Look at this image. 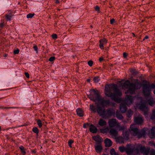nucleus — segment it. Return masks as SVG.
I'll return each mask as SVG.
<instances>
[{
  "label": "nucleus",
  "mask_w": 155,
  "mask_h": 155,
  "mask_svg": "<svg viewBox=\"0 0 155 155\" xmlns=\"http://www.w3.org/2000/svg\"><path fill=\"white\" fill-rule=\"evenodd\" d=\"M25 75L27 78H29V75L28 73L25 72Z\"/></svg>",
  "instance_id": "de8ad7c7"
},
{
  "label": "nucleus",
  "mask_w": 155,
  "mask_h": 155,
  "mask_svg": "<svg viewBox=\"0 0 155 155\" xmlns=\"http://www.w3.org/2000/svg\"><path fill=\"white\" fill-rule=\"evenodd\" d=\"M98 114L102 117L105 119H107L110 117L111 116L115 114L114 110L112 108H108L105 109L102 107H98Z\"/></svg>",
  "instance_id": "7ed1b4c3"
},
{
  "label": "nucleus",
  "mask_w": 155,
  "mask_h": 155,
  "mask_svg": "<svg viewBox=\"0 0 155 155\" xmlns=\"http://www.w3.org/2000/svg\"><path fill=\"white\" fill-rule=\"evenodd\" d=\"M4 23H1L0 24V27L1 28H2L4 26Z\"/></svg>",
  "instance_id": "13d9d810"
},
{
  "label": "nucleus",
  "mask_w": 155,
  "mask_h": 155,
  "mask_svg": "<svg viewBox=\"0 0 155 155\" xmlns=\"http://www.w3.org/2000/svg\"><path fill=\"white\" fill-rule=\"evenodd\" d=\"M89 125V124L88 123L84 124L83 125V127L84 128H86L87 127V126Z\"/></svg>",
  "instance_id": "49530a36"
},
{
  "label": "nucleus",
  "mask_w": 155,
  "mask_h": 155,
  "mask_svg": "<svg viewBox=\"0 0 155 155\" xmlns=\"http://www.w3.org/2000/svg\"><path fill=\"white\" fill-rule=\"evenodd\" d=\"M91 27H92V26H91Z\"/></svg>",
  "instance_id": "338daca9"
},
{
  "label": "nucleus",
  "mask_w": 155,
  "mask_h": 155,
  "mask_svg": "<svg viewBox=\"0 0 155 155\" xmlns=\"http://www.w3.org/2000/svg\"><path fill=\"white\" fill-rule=\"evenodd\" d=\"M148 103H149V105H150L151 106H152L153 105V102L152 101H148Z\"/></svg>",
  "instance_id": "8fccbe9b"
},
{
  "label": "nucleus",
  "mask_w": 155,
  "mask_h": 155,
  "mask_svg": "<svg viewBox=\"0 0 155 155\" xmlns=\"http://www.w3.org/2000/svg\"><path fill=\"white\" fill-rule=\"evenodd\" d=\"M119 149L121 152L126 151L127 154L129 155L134 154L136 151V149L130 144H127L125 147L120 146L119 147Z\"/></svg>",
  "instance_id": "39448f33"
},
{
  "label": "nucleus",
  "mask_w": 155,
  "mask_h": 155,
  "mask_svg": "<svg viewBox=\"0 0 155 155\" xmlns=\"http://www.w3.org/2000/svg\"><path fill=\"white\" fill-rule=\"evenodd\" d=\"M151 134L152 138H155V126L152 128Z\"/></svg>",
  "instance_id": "bb28decb"
},
{
  "label": "nucleus",
  "mask_w": 155,
  "mask_h": 155,
  "mask_svg": "<svg viewBox=\"0 0 155 155\" xmlns=\"http://www.w3.org/2000/svg\"><path fill=\"white\" fill-rule=\"evenodd\" d=\"M35 15V14L29 13L27 15V18H31Z\"/></svg>",
  "instance_id": "72a5a7b5"
},
{
  "label": "nucleus",
  "mask_w": 155,
  "mask_h": 155,
  "mask_svg": "<svg viewBox=\"0 0 155 155\" xmlns=\"http://www.w3.org/2000/svg\"><path fill=\"white\" fill-rule=\"evenodd\" d=\"M17 108V107H5V108H6V109H7V108Z\"/></svg>",
  "instance_id": "5fc2aeb1"
},
{
  "label": "nucleus",
  "mask_w": 155,
  "mask_h": 155,
  "mask_svg": "<svg viewBox=\"0 0 155 155\" xmlns=\"http://www.w3.org/2000/svg\"><path fill=\"white\" fill-rule=\"evenodd\" d=\"M76 111L77 115L79 116L82 117L83 115V112L81 109H78L76 110Z\"/></svg>",
  "instance_id": "5701e85b"
},
{
  "label": "nucleus",
  "mask_w": 155,
  "mask_h": 155,
  "mask_svg": "<svg viewBox=\"0 0 155 155\" xmlns=\"http://www.w3.org/2000/svg\"><path fill=\"white\" fill-rule=\"evenodd\" d=\"M123 134L124 139L126 140H128L129 139V134L128 132H125L123 133Z\"/></svg>",
  "instance_id": "393cba45"
},
{
  "label": "nucleus",
  "mask_w": 155,
  "mask_h": 155,
  "mask_svg": "<svg viewBox=\"0 0 155 155\" xmlns=\"http://www.w3.org/2000/svg\"><path fill=\"white\" fill-rule=\"evenodd\" d=\"M109 129L108 127H106L100 129V131L101 133H107L109 131Z\"/></svg>",
  "instance_id": "a878e982"
},
{
  "label": "nucleus",
  "mask_w": 155,
  "mask_h": 155,
  "mask_svg": "<svg viewBox=\"0 0 155 155\" xmlns=\"http://www.w3.org/2000/svg\"><path fill=\"white\" fill-rule=\"evenodd\" d=\"M6 17L7 19V21H11V18H12V15L10 14L9 15H6Z\"/></svg>",
  "instance_id": "2f4dec72"
},
{
  "label": "nucleus",
  "mask_w": 155,
  "mask_h": 155,
  "mask_svg": "<svg viewBox=\"0 0 155 155\" xmlns=\"http://www.w3.org/2000/svg\"><path fill=\"white\" fill-rule=\"evenodd\" d=\"M37 123L39 127H41L42 126V123L40 120L38 119L37 120Z\"/></svg>",
  "instance_id": "7c9ffc66"
},
{
  "label": "nucleus",
  "mask_w": 155,
  "mask_h": 155,
  "mask_svg": "<svg viewBox=\"0 0 155 155\" xmlns=\"http://www.w3.org/2000/svg\"><path fill=\"white\" fill-rule=\"evenodd\" d=\"M126 104L124 102L121 103L120 104V110L122 113L125 112L127 110Z\"/></svg>",
  "instance_id": "4468645a"
},
{
  "label": "nucleus",
  "mask_w": 155,
  "mask_h": 155,
  "mask_svg": "<svg viewBox=\"0 0 155 155\" xmlns=\"http://www.w3.org/2000/svg\"><path fill=\"white\" fill-rule=\"evenodd\" d=\"M131 133L134 136H137L139 138L142 137H144L146 134L145 130L143 129L140 132L138 129L136 127V124H134L130 125Z\"/></svg>",
  "instance_id": "20e7f679"
},
{
  "label": "nucleus",
  "mask_w": 155,
  "mask_h": 155,
  "mask_svg": "<svg viewBox=\"0 0 155 155\" xmlns=\"http://www.w3.org/2000/svg\"><path fill=\"white\" fill-rule=\"evenodd\" d=\"M33 48H34L35 50L36 51V52L38 53V48L37 46L36 45H35L33 47Z\"/></svg>",
  "instance_id": "a19ab883"
},
{
  "label": "nucleus",
  "mask_w": 155,
  "mask_h": 155,
  "mask_svg": "<svg viewBox=\"0 0 155 155\" xmlns=\"http://www.w3.org/2000/svg\"><path fill=\"white\" fill-rule=\"evenodd\" d=\"M100 8L97 5L96 6L95 8V9L96 11H99Z\"/></svg>",
  "instance_id": "09e8293b"
},
{
  "label": "nucleus",
  "mask_w": 155,
  "mask_h": 155,
  "mask_svg": "<svg viewBox=\"0 0 155 155\" xmlns=\"http://www.w3.org/2000/svg\"><path fill=\"white\" fill-rule=\"evenodd\" d=\"M150 155H155V150L153 149H151L150 151Z\"/></svg>",
  "instance_id": "4c0bfd02"
},
{
  "label": "nucleus",
  "mask_w": 155,
  "mask_h": 155,
  "mask_svg": "<svg viewBox=\"0 0 155 155\" xmlns=\"http://www.w3.org/2000/svg\"><path fill=\"white\" fill-rule=\"evenodd\" d=\"M110 152L111 155H118V154L115 152L114 148H112L110 150Z\"/></svg>",
  "instance_id": "c85d7f7f"
},
{
  "label": "nucleus",
  "mask_w": 155,
  "mask_h": 155,
  "mask_svg": "<svg viewBox=\"0 0 155 155\" xmlns=\"http://www.w3.org/2000/svg\"><path fill=\"white\" fill-rule=\"evenodd\" d=\"M132 34H133V35H134V34L133 33H132Z\"/></svg>",
  "instance_id": "69168bd1"
},
{
  "label": "nucleus",
  "mask_w": 155,
  "mask_h": 155,
  "mask_svg": "<svg viewBox=\"0 0 155 155\" xmlns=\"http://www.w3.org/2000/svg\"><path fill=\"white\" fill-rule=\"evenodd\" d=\"M32 131L37 134L39 133V130L38 128L36 127H34L33 128Z\"/></svg>",
  "instance_id": "c756f323"
},
{
  "label": "nucleus",
  "mask_w": 155,
  "mask_h": 155,
  "mask_svg": "<svg viewBox=\"0 0 155 155\" xmlns=\"http://www.w3.org/2000/svg\"><path fill=\"white\" fill-rule=\"evenodd\" d=\"M104 143L106 147H110L112 145V143L111 140L109 139H106L105 140Z\"/></svg>",
  "instance_id": "412c9836"
},
{
  "label": "nucleus",
  "mask_w": 155,
  "mask_h": 155,
  "mask_svg": "<svg viewBox=\"0 0 155 155\" xmlns=\"http://www.w3.org/2000/svg\"><path fill=\"white\" fill-rule=\"evenodd\" d=\"M93 138L94 140L96 141L95 144H97V143H101V142L102 141V138L99 135L94 136L93 137Z\"/></svg>",
  "instance_id": "f3484780"
},
{
  "label": "nucleus",
  "mask_w": 155,
  "mask_h": 155,
  "mask_svg": "<svg viewBox=\"0 0 155 155\" xmlns=\"http://www.w3.org/2000/svg\"><path fill=\"white\" fill-rule=\"evenodd\" d=\"M1 126H0V130H1Z\"/></svg>",
  "instance_id": "0e129e2a"
},
{
  "label": "nucleus",
  "mask_w": 155,
  "mask_h": 155,
  "mask_svg": "<svg viewBox=\"0 0 155 155\" xmlns=\"http://www.w3.org/2000/svg\"><path fill=\"white\" fill-rule=\"evenodd\" d=\"M103 60V58L102 57H101L99 59V60L100 61H102Z\"/></svg>",
  "instance_id": "6e6d98bb"
},
{
  "label": "nucleus",
  "mask_w": 155,
  "mask_h": 155,
  "mask_svg": "<svg viewBox=\"0 0 155 155\" xmlns=\"http://www.w3.org/2000/svg\"><path fill=\"white\" fill-rule=\"evenodd\" d=\"M134 97L133 96L129 95L126 96V98L124 102L127 105H130L131 104L133 101Z\"/></svg>",
  "instance_id": "1a4fd4ad"
},
{
  "label": "nucleus",
  "mask_w": 155,
  "mask_h": 155,
  "mask_svg": "<svg viewBox=\"0 0 155 155\" xmlns=\"http://www.w3.org/2000/svg\"><path fill=\"white\" fill-rule=\"evenodd\" d=\"M20 149L21 151L22 154L23 155H24L25 153V152L24 150V148L23 146L20 147Z\"/></svg>",
  "instance_id": "f704fd0d"
},
{
  "label": "nucleus",
  "mask_w": 155,
  "mask_h": 155,
  "mask_svg": "<svg viewBox=\"0 0 155 155\" xmlns=\"http://www.w3.org/2000/svg\"><path fill=\"white\" fill-rule=\"evenodd\" d=\"M3 56L4 57H6L7 56V54H5L3 55Z\"/></svg>",
  "instance_id": "052dcab7"
},
{
  "label": "nucleus",
  "mask_w": 155,
  "mask_h": 155,
  "mask_svg": "<svg viewBox=\"0 0 155 155\" xmlns=\"http://www.w3.org/2000/svg\"><path fill=\"white\" fill-rule=\"evenodd\" d=\"M88 64L90 66H92L93 65V62L92 61H89L88 62Z\"/></svg>",
  "instance_id": "ea45409f"
},
{
  "label": "nucleus",
  "mask_w": 155,
  "mask_h": 155,
  "mask_svg": "<svg viewBox=\"0 0 155 155\" xmlns=\"http://www.w3.org/2000/svg\"><path fill=\"white\" fill-rule=\"evenodd\" d=\"M134 122L137 124H141L143 122V117L139 115L134 118Z\"/></svg>",
  "instance_id": "f8f14e48"
},
{
  "label": "nucleus",
  "mask_w": 155,
  "mask_h": 155,
  "mask_svg": "<svg viewBox=\"0 0 155 155\" xmlns=\"http://www.w3.org/2000/svg\"><path fill=\"white\" fill-rule=\"evenodd\" d=\"M94 147L96 152L98 153H100L103 150L101 143H97V144H95L94 145Z\"/></svg>",
  "instance_id": "ddd939ff"
},
{
  "label": "nucleus",
  "mask_w": 155,
  "mask_h": 155,
  "mask_svg": "<svg viewBox=\"0 0 155 155\" xmlns=\"http://www.w3.org/2000/svg\"><path fill=\"white\" fill-rule=\"evenodd\" d=\"M151 87L153 88H155V85L153 84H152L151 85Z\"/></svg>",
  "instance_id": "4d7b16f0"
},
{
  "label": "nucleus",
  "mask_w": 155,
  "mask_h": 155,
  "mask_svg": "<svg viewBox=\"0 0 155 155\" xmlns=\"http://www.w3.org/2000/svg\"><path fill=\"white\" fill-rule=\"evenodd\" d=\"M52 38L54 39H56L57 38V35L56 34H53L52 35Z\"/></svg>",
  "instance_id": "a18cd8bd"
},
{
  "label": "nucleus",
  "mask_w": 155,
  "mask_h": 155,
  "mask_svg": "<svg viewBox=\"0 0 155 155\" xmlns=\"http://www.w3.org/2000/svg\"><path fill=\"white\" fill-rule=\"evenodd\" d=\"M98 103L103 107H107L110 104V101L108 100H104L103 98H101L98 101Z\"/></svg>",
  "instance_id": "9d476101"
},
{
  "label": "nucleus",
  "mask_w": 155,
  "mask_h": 155,
  "mask_svg": "<svg viewBox=\"0 0 155 155\" xmlns=\"http://www.w3.org/2000/svg\"><path fill=\"white\" fill-rule=\"evenodd\" d=\"M117 128H118L120 130H123L124 129V126H120L119 123V126H117Z\"/></svg>",
  "instance_id": "c9c22d12"
},
{
  "label": "nucleus",
  "mask_w": 155,
  "mask_h": 155,
  "mask_svg": "<svg viewBox=\"0 0 155 155\" xmlns=\"http://www.w3.org/2000/svg\"><path fill=\"white\" fill-rule=\"evenodd\" d=\"M73 143V141L72 140H69L68 143V145L70 146V147H72L71 144L72 143Z\"/></svg>",
  "instance_id": "58836bf2"
},
{
  "label": "nucleus",
  "mask_w": 155,
  "mask_h": 155,
  "mask_svg": "<svg viewBox=\"0 0 155 155\" xmlns=\"http://www.w3.org/2000/svg\"><path fill=\"white\" fill-rule=\"evenodd\" d=\"M89 129L90 131L94 134L96 133L97 131V127L92 124L91 125Z\"/></svg>",
  "instance_id": "6ab92c4d"
},
{
  "label": "nucleus",
  "mask_w": 155,
  "mask_h": 155,
  "mask_svg": "<svg viewBox=\"0 0 155 155\" xmlns=\"http://www.w3.org/2000/svg\"><path fill=\"white\" fill-rule=\"evenodd\" d=\"M115 20L114 18H112L110 20V22L111 24H113Z\"/></svg>",
  "instance_id": "864d4df0"
},
{
  "label": "nucleus",
  "mask_w": 155,
  "mask_h": 155,
  "mask_svg": "<svg viewBox=\"0 0 155 155\" xmlns=\"http://www.w3.org/2000/svg\"><path fill=\"white\" fill-rule=\"evenodd\" d=\"M123 55L124 58H126L128 55V54L127 53L124 52L123 53Z\"/></svg>",
  "instance_id": "603ef678"
},
{
  "label": "nucleus",
  "mask_w": 155,
  "mask_h": 155,
  "mask_svg": "<svg viewBox=\"0 0 155 155\" xmlns=\"http://www.w3.org/2000/svg\"><path fill=\"white\" fill-rule=\"evenodd\" d=\"M109 134L110 135L116 137L118 134V131L115 129L111 128L110 130Z\"/></svg>",
  "instance_id": "2eb2a0df"
},
{
  "label": "nucleus",
  "mask_w": 155,
  "mask_h": 155,
  "mask_svg": "<svg viewBox=\"0 0 155 155\" xmlns=\"http://www.w3.org/2000/svg\"><path fill=\"white\" fill-rule=\"evenodd\" d=\"M116 117L119 120H122L123 118V117L118 110L117 111L116 113Z\"/></svg>",
  "instance_id": "4be33fe9"
},
{
  "label": "nucleus",
  "mask_w": 155,
  "mask_h": 155,
  "mask_svg": "<svg viewBox=\"0 0 155 155\" xmlns=\"http://www.w3.org/2000/svg\"><path fill=\"white\" fill-rule=\"evenodd\" d=\"M140 108L141 110H145L147 109V107L144 104L142 103L140 106Z\"/></svg>",
  "instance_id": "b1692460"
},
{
  "label": "nucleus",
  "mask_w": 155,
  "mask_h": 155,
  "mask_svg": "<svg viewBox=\"0 0 155 155\" xmlns=\"http://www.w3.org/2000/svg\"><path fill=\"white\" fill-rule=\"evenodd\" d=\"M90 79H88V80H87V81H88V82H90Z\"/></svg>",
  "instance_id": "680f3d73"
},
{
  "label": "nucleus",
  "mask_w": 155,
  "mask_h": 155,
  "mask_svg": "<svg viewBox=\"0 0 155 155\" xmlns=\"http://www.w3.org/2000/svg\"><path fill=\"white\" fill-rule=\"evenodd\" d=\"M110 87L113 89L114 93H112L110 91L111 90L109 91L106 90L105 91L106 95L110 97L115 101L120 102V99L119 97L122 95V93L118 89L117 85L116 84H112L110 85Z\"/></svg>",
  "instance_id": "f257e3e1"
},
{
  "label": "nucleus",
  "mask_w": 155,
  "mask_h": 155,
  "mask_svg": "<svg viewBox=\"0 0 155 155\" xmlns=\"http://www.w3.org/2000/svg\"><path fill=\"white\" fill-rule=\"evenodd\" d=\"M131 72L132 74L134 75H136L137 74V71L135 70L132 69Z\"/></svg>",
  "instance_id": "c03bdc74"
},
{
  "label": "nucleus",
  "mask_w": 155,
  "mask_h": 155,
  "mask_svg": "<svg viewBox=\"0 0 155 155\" xmlns=\"http://www.w3.org/2000/svg\"><path fill=\"white\" fill-rule=\"evenodd\" d=\"M133 114V112L131 110H129L127 113V117H130Z\"/></svg>",
  "instance_id": "cd10ccee"
},
{
  "label": "nucleus",
  "mask_w": 155,
  "mask_h": 155,
  "mask_svg": "<svg viewBox=\"0 0 155 155\" xmlns=\"http://www.w3.org/2000/svg\"><path fill=\"white\" fill-rule=\"evenodd\" d=\"M143 92L144 95L146 96H148L150 94V88L149 84H145L143 86Z\"/></svg>",
  "instance_id": "0eeeda50"
},
{
  "label": "nucleus",
  "mask_w": 155,
  "mask_h": 155,
  "mask_svg": "<svg viewBox=\"0 0 155 155\" xmlns=\"http://www.w3.org/2000/svg\"><path fill=\"white\" fill-rule=\"evenodd\" d=\"M151 118L152 120H155V110L153 111Z\"/></svg>",
  "instance_id": "473e14b6"
},
{
  "label": "nucleus",
  "mask_w": 155,
  "mask_h": 155,
  "mask_svg": "<svg viewBox=\"0 0 155 155\" xmlns=\"http://www.w3.org/2000/svg\"><path fill=\"white\" fill-rule=\"evenodd\" d=\"M94 80L95 82L97 83L100 80V78L99 77H95L94 78Z\"/></svg>",
  "instance_id": "e433bc0d"
},
{
  "label": "nucleus",
  "mask_w": 155,
  "mask_h": 155,
  "mask_svg": "<svg viewBox=\"0 0 155 155\" xmlns=\"http://www.w3.org/2000/svg\"><path fill=\"white\" fill-rule=\"evenodd\" d=\"M141 86V84L140 82L131 83L129 80H127L124 82L123 87L128 89L125 92L126 94L130 93L131 94H134L136 90L140 89Z\"/></svg>",
  "instance_id": "f03ea898"
},
{
  "label": "nucleus",
  "mask_w": 155,
  "mask_h": 155,
  "mask_svg": "<svg viewBox=\"0 0 155 155\" xmlns=\"http://www.w3.org/2000/svg\"><path fill=\"white\" fill-rule=\"evenodd\" d=\"M55 58L54 57H51L49 59V60L50 61H53L55 59Z\"/></svg>",
  "instance_id": "79ce46f5"
},
{
  "label": "nucleus",
  "mask_w": 155,
  "mask_h": 155,
  "mask_svg": "<svg viewBox=\"0 0 155 155\" xmlns=\"http://www.w3.org/2000/svg\"><path fill=\"white\" fill-rule=\"evenodd\" d=\"M153 93L154 94H155V90H154L153 91Z\"/></svg>",
  "instance_id": "e2e57ef3"
},
{
  "label": "nucleus",
  "mask_w": 155,
  "mask_h": 155,
  "mask_svg": "<svg viewBox=\"0 0 155 155\" xmlns=\"http://www.w3.org/2000/svg\"><path fill=\"white\" fill-rule=\"evenodd\" d=\"M148 36H146L143 39V40H144L145 39H148Z\"/></svg>",
  "instance_id": "bf43d9fd"
},
{
  "label": "nucleus",
  "mask_w": 155,
  "mask_h": 155,
  "mask_svg": "<svg viewBox=\"0 0 155 155\" xmlns=\"http://www.w3.org/2000/svg\"><path fill=\"white\" fill-rule=\"evenodd\" d=\"M98 107H101L98 104L97 105L96 107L93 104H90V109L94 113H95L97 112L98 113L97 109Z\"/></svg>",
  "instance_id": "dca6fc26"
},
{
  "label": "nucleus",
  "mask_w": 155,
  "mask_h": 155,
  "mask_svg": "<svg viewBox=\"0 0 155 155\" xmlns=\"http://www.w3.org/2000/svg\"><path fill=\"white\" fill-rule=\"evenodd\" d=\"M100 47L101 49H104L103 45L106 44L107 43V40L106 39H101L100 41Z\"/></svg>",
  "instance_id": "aec40b11"
},
{
  "label": "nucleus",
  "mask_w": 155,
  "mask_h": 155,
  "mask_svg": "<svg viewBox=\"0 0 155 155\" xmlns=\"http://www.w3.org/2000/svg\"><path fill=\"white\" fill-rule=\"evenodd\" d=\"M98 124L101 127L105 126L107 125V122L103 119L101 118L99 120Z\"/></svg>",
  "instance_id": "a211bd4d"
},
{
  "label": "nucleus",
  "mask_w": 155,
  "mask_h": 155,
  "mask_svg": "<svg viewBox=\"0 0 155 155\" xmlns=\"http://www.w3.org/2000/svg\"><path fill=\"white\" fill-rule=\"evenodd\" d=\"M139 149L141 152L143 153V155H148L149 151V149H146L145 147L139 146Z\"/></svg>",
  "instance_id": "9b49d317"
},
{
  "label": "nucleus",
  "mask_w": 155,
  "mask_h": 155,
  "mask_svg": "<svg viewBox=\"0 0 155 155\" xmlns=\"http://www.w3.org/2000/svg\"><path fill=\"white\" fill-rule=\"evenodd\" d=\"M19 50L18 49H17L15 50L14 51V53L15 54H18L19 52Z\"/></svg>",
  "instance_id": "37998d69"
},
{
  "label": "nucleus",
  "mask_w": 155,
  "mask_h": 155,
  "mask_svg": "<svg viewBox=\"0 0 155 155\" xmlns=\"http://www.w3.org/2000/svg\"><path fill=\"white\" fill-rule=\"evenodd\" d=\"M91 91L93 92L94 94H92V93H91L88 96L89 98L91 100L94 101H98L101 98L99 94L98 91L96 89H93L91 90L90 92Z\"/></svg>",
  "instance_id": "423d86ee"
},
{
  "label": "nucleus",
  "mask_w": 155,
  "mask_h": 155,
  "mask_svg": "<svg viewBox=\"0 0 155 155\" xmlns=\"http://www.w3.org/2000/svg\"><path fill=\"white\" fill-rule=\"evenodd\" d=\"M148 109L146 110H143L144 111V114L145 115H146L148 114Z\"/></svg>",
  "instance_id": "3c124183"
},
{
  "label": "nucleus",
  "mask_w": 155,
  "mask_h": 155,
  "mask_svg": "<svg viewBox=\"0 0 155 155\" xmlns=\"http://www.w3.org/2000/svg\"><path fill=\"white\" fill-rule=\"evenodd\" d=\"M108 124L109 127H113L119 126L118 123L115 119H111L108 120Z\"/></svg>",
  "instance_id": "6e6552de"
}]
</instances>
